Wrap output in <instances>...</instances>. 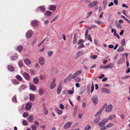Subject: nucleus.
Here are the masks:
<instances>
[{
	"label": "nucleus",
	"instance_id": "obj_1",
	"mask_svg": "<svg viewBox=\"0 0 130 130\" xmlns=\"http://www.w3.org/2000/svg\"><path fill=\"white\" fill-rule=\"evenodd\" d=\"M56 81V79L54 78L52 80V81L50 83V87L51 89H54L56 86V84L55 82Z\"/></svg>",
	"mask_w": 130,
	"mask_h": 130
},
{
	"label": "nucleus",
	"instance_id": "obj_2",
	"mask_svg": "<svg viewBox=\"0 0 130 130\" xmlns=\"http://www.w3.org/2000/svg\"><path fill=\"white\" fill-rule=\"evenodd\" d=\"M73 74L72 73H70L69 74L68 76L65 79L64 81V83H67L70 81L72 78Z\"/></svg>",
	"mask_w": 130,
	"mask_h": 130
},
{
	"label": "nucleus",
	"instance_id": "obj_3",
	"mask_svg": "<svg viewBox=\"0 0 130 130\" xmlns=\"http://www.w3.org/2000/svg\"><path fill=\"white\" fill-rule=\"evenodd\" d=\"M98 1H94L92 3L88 4V7L91 8L93 7L94 6L97 5L98 3Z\"/></svg>",
	"mask_w": 130,
	"mask_h": 130
},
{
	"label": "nucleus",
	"instance_id": "obj_4",
	"mask_svg": "<svg viewBox=\"0 0 130 130\" xmlns=\"http://www.w3.org/2000/svg\"><path fill=\"white\" fill-rule=\"evenodd\" d=\"M107 105V103H105L100 109L99 111L95 115V116L96 117L102 113L105 109Z\"/></svg>",
	"mask_w": 130,
	"mask_h": 130
},
{
	"label": "nucleus",
	"instance_id": "obj_5",
	"mask_svg": "<svg viewBox=\"0 0 130 130\" xmlns=\"http://www.w3.org/2000/svg\"><path fill=\"white\" fill-rule=\"evenodd\" d=\"M92 100L95 105H96L98 103V98L97 96L94 95L92 98Z\"/></svg>",
	"mask_w": 130,
	"mask_h": 130
},
{
	"label": "nucleus",
	"instance_id": "obj_6",
	"mask_svg": "<svg viewBox=\"0 0 130 130\" xmlns=\"http://www.w3.org/2000/svg\"><path fill=\"white\" fill-rule=\"evenodd\" d=\"M72 123V122H68L64 126V128L65 129L69 128L71 125Z\"/></svg>",
	"mask_w": 130,
	"mask_h": 130
},
{
	"label": "nucleus",
	"instance_id": "obj_7",
	"mask_svg": "<svg viewBox=\"0 0 130 130\" xmlns=\"http://www.w3.org/2000/svg\"><path fill=\"white\" fill-rule=\"evenodd\" d=\"M33 32L31 30H28L26 34V37L28 38H29L32 36Z\"/></svg>",
	"mask_w": 130,
	"mask_h": 130
},
{
	"label": "nucleus",
	"instance_id": "obj_8",
	"mask_svg": "<svg viewBox=\"0 0 130 130\" xmlns=\"http://www.w3.org/2000/svg\"><path fill=\"white\" fill-rule=\"evenodd\" d=\"M112 105H107L106 108V111L107 112H110L112 110Z\"/></svg>",
	"mask_w": 130,
	"mask_h": 130
},
{
	"label": "nucleus",
	"instance_id": "obj_9",
	"mask_svg": "<svg viewBox=\"0 0 130 130\" xmlns=\"http://www.w3.org/2000/svg\"><path fill=\"white\" fill-rule=\"evenodd\" d=\"M37 9H39L41 12L43 13L45 11V6L44 5L41 6H39Z\"/></svg>",
	"mask_w": 130,
	"mask_h": 130
},
{
	"label": "nucleus",
	"instance_id": "obj_10",
	"mask_svg": "<svg viewBox=\"0 0 130 130\" xmlns=\"http://www.w3.org/2000/svg\"><path fill=\"white\" fill-rule=\"evenodd\" d=\"M32 103H31L29 102L26 104L25 107L26 109L28 110H29L32 106Z\"/></svg>",
	"mask_w": 130,
	"mask_h": 130
},
{
	"label": "nucleus",
	"instance_id": "obj_11",
	"mask_svg": "<svg viewBox=\"0 0 130 130\" xmlns=\"http://www.w3.org/2000/svg\"><path fill=\"white\" fill-rule=\"evenodd\" d=\"M24 61L25 64L28 66H29L31 63V61L27 58L25 59Z\"/></svg>",
	"mask_w": 130,
	"mask_h": 130
},
{
	"label": "nucleus",
	"instance_id": "obj_12",
	"mask_svg": "<svg viewBox=\"0 0 130 130\" xmlns=\"http://www.w3.org/2000/svg\"><path fill=\"white\" fill-rule=\"evenodd\" d=\"M82 70H80L77 71L75 72L73 74L72 76V78L74 79L78 75L82 73Z\"/></svg>",
	"mask_w": 130,
	"mask_h": 130
},
{
	"label": "nucleus",
	"instance_id": "obj_13",
	"mask_svg": "<svg viewBox=\"0 0 130 130\" xmlns=\"http://www.w3.org/2000/svg\"><path fill=\"white\" fill-rule=\"evenodd\" d=\"M101 91L102 92L106 93L108 94H109L111 92V91L110 89H108L106 88H102L101 89Z\"/></svg>",
	"mask_w": 130,
	"mask_h": 130
},
{
	"label": "nucleus",
	"instance_id": "obj_14",
	"mask_svg": "<svg viewBox=\"0 0 130 130\" xmlns=\"http://www.w3.org/2000/svg\"><path fill=\"white\" fill-rule=\"evenodd\" d=\"M56 8V6L55 5H50L49 6L48 9L53 11H55Z\"/></svg>",
	"mask_w": 130,
	"mask_h": 130
},
{
	"label": "nucleus",
	"instance_id": "obj_15",
	"mask_svg": "<svg viewBox=\"0 0 130 130\" xmlns=\"http://www.w3.org/2000/svg\"><path fill=\"white\" fill-rule=\"evenodd\" d=\"M38 21L37 20H34L31 22V24L32 26H36L38 25Z\"/></svg>",
	"mask_w": 130,
	"mask_h": 130
},
{
	"label": "nucleus",
	"instance_id": "obj_16",
	"mask_svg": "<svg viewBox=\"0 0 130 130\" xmlns=\"http://www.w3.org/2000/svg\"><path fill=\"white\" fill-rule=\"evenodd\" d=\"M62 89V85L61 84H60L58 86V87L57 89V93L59 94H60V92Z\"/></svg>",
	"mask_w": 130,
	"mask_h": 130
},
{
	"label": "nucleus",
	"instance_id": "obj_17",
	"mask_svg": "<svg viewBox=\"0 0 130 130\" xmlns=\"http://www.w3.org/2000/svg\"><path fill=\"white\" fill-rule=\"evenodd\" d=\"M39 62L41 65H42L44 63V58L42 57H40L39 59Z\"/></svg>",
	"mask_w": 130,
	"mask_h": 130
},
{
	"label": "nucleus",
	"instance_id": "obj_18",
	"mask_svg": "<svg viewBox=\"0 0 130 130\" xmlns=\"http://www.w3.org/2000/svg\"><path fill=\"white\" fill-rule=\"evenodd\" d=\"M84 53L83 51H79L76 53V56L75 57V58H78L81 55Z\"/></svg>",
	"mask_w": 130,
	"mask_h": 130
},
{
	"label": "nucleus",
	"instance_id": "obj_19",
	"mask_svg": "<svg viewBox=\"0 0 130 130\" xmlns=\"http://www.w3.org/2000/svg\"><path fill=\"white\" fill-rule=\"evenodd\" d=\"M113 64L112 63H110L108 64L106 66H105L104 68L105 69H108L109 68L111 69L113 68Z\"/></svg>",
	"mask_w": 130,
	"mask_h": 130
},
{
	"label": "nucleus",
	"instance_id": "obj_20",
	"mask_svg": "<svg viewBox=\"0 0 130 130\" xmlns=\"http://www.w3.org/2000/svg\"><path fill=\"white\" fill-rule=\"evenodd\" d=\"M55 111L58 115H61L63 112V110H59L57 108H55Z\"/></svg>",
	"mask_w": 130,
	"mask_h": 130
},
{
	"label": "nucleus",
	"instance_id": "obj_21",
	"mask_svg": "<svg viewBox=\"0 0 130 130\" xmlns=\"http://www.w3.org/2000/svg\"><path fill=\"white\" fill-rule=\"evenodd\" d=\"M125 60V58L124 57H123L120 59L118 61V63L119 64H122L124 62Z\"/></svg>",
	"mask_w": 130,
	"mask_h": 130
},
{
	"label": "nucleus",
	"instance_id": "obj_22",
	"mask_svg": "<svg viewBox=\"0 0 130 130\" xmlns=\"http://www.w3.org/2000/svg\"><path fill=\"white\" fill-rule=\"evenodd\" d=\"M23 75L26 79L28 80L29 79L30 76L27 73L25 72L23 73Z\"/></svg>",
	"mask_w": 130,
	"mask_h": 130
},
{
	"label": "nucleus",
	"instance_id": "obj_23",
	"mask_svg": "<svg viewBox=\"0 0 130 130\" xmlns=\"http://www.w3.org/2000/svg\"><path fill=\"white\" fill-rule=\"evenodd\" d=\"M52 14V12L49 10H47L45 13V15L48 17L50 16Z\"/></svg>",
	"mask_w": 130,
	"mask_h": 130
},
{
	"label": "nucleus",
	"instance_id": "obj_24",
	"mask_svg": "<svg viewBox=\"0 0 130 130\" xmlns=\"http://www.w3.org/2000/svg\"><path fill=\"white\" fill-rule=\"evenodd\" d=\"M77 35L74 33V37L73 38V43L74 44L76 43L77 39Z\"/></svg>",
	"mask_w": 130,
	"mask_h": 130
},
{
	"label": "nucleus",
	"instance_id": "obj_25",
	"mask_svg": "<svg viewBox=\"0 0 130 130\" xmlns=\"http://www.w3.org/2000/svg\"><path fill=\"white\" fill-rule=\"evenodd\" d=\"M45 90L43 88H40L39 91V93L41 95H43L44 93Z\"/></svg>",
	"mask_w": 130,
	"mask_h": 130
},
{
	"label": "nucleus",
	"instance_id": "obj_26",
	"mask_svg": "<svg viewBox=\"0 0 130 130\" xmlns=\"http://www.w3.org/2000/svg\"><path fill=\"white\" fill-rule=\"evenodd\" d=\"M8 69L10 71H13L14 70V67L11 65H9L8 67Z\"/></svg>",
	"mask_w": 130,
	"mask_h": 130
},
{
	"label": "nucleus",
	"instance_id": "obj_27",
	"mask_svg": "<svg viewBox=\"0 0 130 130\" xmlns=\"http://www.w3.org/2000/svg\"><path fill=\"white\" fill-rule=\"evenodd\" d=\"M33 81L34 84H37L39 83V80L37 78L35 77L33 79Z\"/></svg>",
	"mask_w": 130,
	"mask_h": 130
},
{
	"label": "nucleus",
	"instance_id": "obj_28",
	"mask_svg": "<svg viewBox=\"0 0 130 130\" xmlns=\"http://www.w3.org/2000/svg\"><path fill=\"white\" fill-rule=\"evenodd\" d=\"M28 121L30 122H32L34 120V118L32 116H30L28 118Z\"/></svg>",
	"mask_w": 130,
	"mask_h": 130
},
{
	"label": "nucleus",
	"instance_id": "obj_29",
	"mask_svg": "<svg viewBox=\"0 0 130 130\" xmlns=\"http://www.w3.org/2000/svg\"><path fill=\"white\" fill-rule=\"evenodd\" d=\"M124 51V48L122 46L119 47L117 50V51L118 52H122Z\"/></svg>",
	"mask_w": 130,
	"mask_h": 130
},
{
	"label": "nucleus",
	"instance_id": "obj_30",
	"mask_svg": "<svg viewBox=\"0 0 130 130\" xmlns=\"http://www.w3.org/2000/svg\"><path fill=\"white\" fill-rule=\"evenodd\" d=\"M18 58V56L17 55L15 54V55H14L13 56L11 57L10 58L11 60H13L17 59Z\"/></svg>",
	"mask_w": 130,
	"mask_h": 130
},
{
	"label": "nucleus",
	"instance_id": "obj_31",
	"mask_svg": "<svg viewBox=\"0 0 130 130\" xmlns=\"http://www.w3.org/2000/svg\"><path fill=\"white\" fill-rule=\"evenodd\" d=\"M30 88L31 90L34 91L36 89V87L34 85H32L30 86Z\"/></svg>",
	"mask_w": 130,
	"mask_h": 130
},
{
	"label": "nucleus",
	"instance_id": "obj_32",
	"mask_svg": "<svg viewBox=\"0 0 130 130\" xmlns=\"http://www.w3.org/2000/svg\"><path fill=\"white\" fill-rule=\"evenodd\" d=\"M59 15H56L55 17L51 21V23H52L55 21H56Z\"/></svg>",
	"mask_w": 130,
	"mask_h": 130
},
{
	"label": "nucleus",
	"instance_id": "obj_33",
	"mask_svg": "<svg viewBox=\"0 0 130 130\" xmlns=\"http://www.w3.org/2000/svg\"><path fill=\"white\" fill-rule=\"evenodd\" d=\"M12 82L14 85H17L19 84V82L16 79H13L12 80Z\"/></svg>",
	"mask_w": 130,
	"mask_h": 130
},
{
	"label": "nucleus",
	"instance_id": "obj_34",
	"mask_svg": "<svg viewBox=\"0 0 130 130\" xmlns=\"http://www.w3.org/2000/svg\"><path fill=\"white\" fill-rule=\"evenodd\" d=\"M53 52L52 51L47 52V55L49 57L51 56L53 54Z\"/></svg>",
	"mask_w": 130,
	"mask_h": 130
},
{
	"label": "nucleus",
	"instance_id": "obj_35",
	"mask_svg": "<svg viewBox=\"0 0 130 130\" xmlns=\"http://www.w3.org/2000/svg\"><path fill=\"white\" fill-rule=\"evenodd\" d=\"M17 49L19 51H21L23 50V48L22 46H19L17 47Z\"/></svg>",
	"mask_w": 130,
	"mask_h": 130
},
{
	"label": "nucleus",
	"instance_id": "obj_36",
	"mask_svg": "<svg viewBox=\"0 0 130 130\" xmlns=\"http://www.w3.org/2000/svg\"><path fill=\"white\" fill-rule=\"evenodd\" d=\"M35 96L33 94H31L30 95V99L31 101H33L35 98Z\"/></svg>",
	"mask_w": 130,
	"mask_h": 130
},
{
	"label": "nucleus",
	"instance_id": "obj_37",
	"mask_svg": "<svg viewBox=\"0 0 130 130\" xmlns=\"http://www.w3.org/2000/svg\"><path fill=\"white\" fill-rule=\"evenodd\" d=\"M91 128L89 124H88L86 126L84 130H89Z\"/></svg>",
	"mask_w": 130,
	"mask_h": 130
},
{
	"label": "nucleus",
	"instance_id": "obj_38",
	"mask_svg": "<svg viewBox=\"0 0 130 130\" xmlns=\"http://www.w3.org/2000/svg\"><path fill=\"white\" fill-rule=\"evenodd\" d=\"M98 125L100 126H103L105 125L104 123H103V122L100 121L98 124Z\"/></svg>",
	"mask_w": 130,
	"mask_h": 130
},
{
	"label": "nucleus",
	"instance_id": "obj_39",
	"mask_svg": "<svg viewBox=\"0 0 130 130\" xmlns=\"http://www.w3.org/2000/svg\"><path fill=\"white\" fill-rule=\"evenodd\" d=\"M18 65L20 68H22L23 66V63L22 61H20L18 63Z\"/></svg>",
	"mask_w": 130,
	"mask_h": 130
},
{
	"label": "nucleus",
	"instance_id": "obj_40",
	"mask_svg": "<svg viewBox=\"0 0 130 130\" xmlns=\"http://www.w3.org/2000/svg\"><path fill=\"white\" fill-rule=\"evenodd\" d=\"M116 116L114 115H112L111 116H109L108 118V120L109 119L110 120H112L114 118H115Z\"/></svg>",
	"mask_w": 130,
	"mask_h": 130
},
{
	"label": "nucleus",
	"instance_id": "obj_41",
	"mask_svg": "<svg viewBox=\"0 0 130 130\" xmlns=\"http://www.w3.org/2000/svg\"><path fill=\"white\" fill-rule=\"evenodd\" d=\"M23 124L25 126H27L28 124L27 121L25 120H23L22 121Z\"/></svg>",
	"mask_w": 130,
	"mask_h": 130
},
{
	"label": "nucleus",
	"instance_id": "obj_42",
	"mask_svg": "<svg viewBox=\"0 0 130 130\" xmlns=\"http://www.w3.org/2000/svg\"><path fill=\"white\" fill-rule=\"evenodd\" d=\"M12 101L15 103H16L17 102V100L16 97V96H14L12 99Z\"/></svg>",
	"mask_w": 130,
	"mask_h": 130
},
{
	"label": "nucleus",
	"instance_id": "obj_43",
	"mask_svg": "<svg viewBox=\"0 0 130 130\" xmlns=\"http://www.w3.org/2000/svg\"><path fill=\"white\" fill-rule=\"evenodd\" d=\"M29 72L31 75H35V70L30 69L29 70Z\"/></svg>",
	"mask_w": 130,
	"mask_h": 130
},
{
	"label": "nucleus",
	"instance_id": "obj_44",
	"mask_svg": "<svg viewBox=\"0 0 130 130\" xmlns=\"http://www.w3.org/2000/svg\"><path fill=\"white\" fill-rule=\"evenodd\" d=\"M114 125V124L112 123H110L108 124L106 126V127L107 128L111 127Z\"/></svg>",
	"mask_w": 130,
	"mask_h": 130
},
{
	"label": "nucleus",
	"instance_id": "obj_45",
	"mask_svg": "<svg viewBox=\"0 0 130 130\" xmlns=\"http://www.w3.org/2000/svg\"><path fill=\"white\" fill-rule=\"evenodd\" d=\"M113 35L114 36L117 37V38H118V39L120 38V36L118 34H117L116 33V30H115V31H114V32Z\"/></svg>",
	"mask_w": 130,
	"mask_h": 130
},
{
	"label": "nucleus",
	"instance_id": "obj_46",
	"mask_svg": "<svg viewBox=\"0 0 130 130\" xmlns=\"http://www.w3.org/2000/svg\"><path fill=\"white\" fill-rule=\"evenodd\" d=\"M84 41L83 39H81L79 40L77 42V44L78 45L82 43H83Z\"/></svg>",
	"mask_w": 130,
	"mask_h": 130
},
{
	"label": "nucleus",
	"instance_id": "obj_47",
	"mask_svg": "<svg viewBox=\"0 0 130 130\" xmlns=\"http://www.w3.org/2000/svg\"><path fill=\"white\" fill-rule=\"evenodd\" d=\"M31 128L32 130H36V126L34 125H31Z\"/></svg>",
	"mask_w": 130,
	"mask_h": 130
},
{
	"label": "nucleus",
	"instance_id": "obj_48",
	"mask_svg": "<svg viewBox=\"0 0 130 130\" xmlns=\"http://www.w3.org/2000/svg\"><path fill=\"white\" fill-rule=\"evenodd\" d=\"M116 27L118 29H121L122 28L121 25L120 24H117L116 25Z\"/></svg>",
	"mask_w": 130,
	"mask_h": 130
},
{
	"label": "nucleus",
	"instance_id": "obj_49",
	"mask_svg": "<svg viewBox=\"0 0 130 130\" xmlns=\"http://www.w3.org/2000/svg\"><path fill=\"white\" fill-rule=\"evenodd\" d=\"M96 27V26L94 25H91V26L90 27H88V29L89 30L93 28H95Z\"/></svg>",
	"mask_w": 130,
	"mask_h": 130
},
{
	"label": "nucleus",
	"instance_id": "obj_50",
	"mask_svg": "<svg viewBox=\"0 0 130 130\" xmlns=\"http://www.w3.org/2000/svg\"><path fill=\"white\" fill-rule=\"evenodd\" d=\"M21 87L24 90L27 87V86L25 84H23L21 86Z\"/></svg>",
	"mask_w": 130,
	"mask_h": 130
},
{
	"label": "nucleus",
	"instance_id": "obj_51",
	"mask_svg": "<svg viewBox=\"0 0 130 130\" xmlns=\"http://www.w3.org/2000/svg\"><path fill=\"white\" fill-rule=\"evenodd\" d=\"M23 116L24 117H27L28 116V112H24L23 114Z\"/></svg>",
	"mask_w": 130,
	"mask_h": 130
},
{
	"label": "nucleus",
	"instance_id": "obj_52",
	"mask_svg": "<svg viewBox=\"0 0 130 130\" xmlns=\"http://www.w3.org/2000/svg\"><path fill=\"white\" fill-rule=\"evenodd\" d=\"M16 78L20 81H21L22 80V78L20 75H17L16 76Z\"/></svg>",
	"mask_w": 130,
	"mask_h": 130
},
{
	"label": "nucleus",
	"instance_id": "obj_53",
	"mask_svg": "<svg viewBox=\"0 0 130 130\" xmlns=\"http://www.w3.org/2000/svg\"><path fill=\"white\" fill-rule=\"evenodd\" d=\"M108 118H106L104 119L103 120H102V121L103 123H104L105 124V123L108 122Z\"/></svg>",
	"mask_w": 130,
	"mask_h": 130
},
{
	"label": "nucleus",
	"instance_id": "obj_54",
	"mask_svg": "<svg viewBox=\"0 0 130 130\" xmlns=\"http://www.w3.org/2000/svg\"><path fill=\"white\" fill-rule=\"evenodd\" d=\"M125 40L124 39H123L122 40V43H121V45L122 46H123L125 44Z\"/></svg>",
	"mask_w": 130,
	"mask_h": 130
},
{
	"label": "nucleus",
	"instance_id": "obj_55",
	"mask_svg": "<svg viewBox=\"0 0 130 130\" xmlns=\"http://www.w3.org/2000/svg\"><path fill=\"white\" fill-rule=\"evenodd\" d=\"M87 38L88 40L90 41V42H91L92 41V39L91 38V36L89 35H88Z\"/></svg>",
	"mask_w": 130,
	"mask_h": 130
},
{
	"label": "nucleus",
	"instance_id": "obj_56",
	"mask_svg": "<svg viewBox=\"0 0 130 130\" xmlns=\"http://www.w3.org/2000/svg\"><path fill=\"white\" fill-rule=\"evenodd\" d=\"M75 80L76 82H79L80 81L81 79L79 78H76L74 79Z\"/></svg>",
	"mask_w": 130,
	"mask_h": 130
},
{
	"label": "nucleus",
	"instance_id": "obj_57",
	"mask_svg": "<svg viewBox=\"0 0 130 130\" xmlns=\"http://www.w3.org/2000/svg\"><path fill=\"white\" fill-rule=\"evenodd\" d=\"M99 120L98 119H96L93 122L94 124H96L99 121Z\"/></svg>",
	"mask_w": 130,
	"mask_h": 130
},
{
	"label": "nucleus",
	"instance_id": "obj_58",
	"mask_svg": "<svg viewBox=\"0 0 130 130\" xmlns=\"http://www.w3.org/2000/svg\"><path fill=\"white\" fill-rule=\"evenodd\" d=\"M92 13V11H90V12H88L87 13V18H88V17H89Z\"/></svg>",
	"mask_w": 130,
	"mask_h": 130
},
{
	"label": "nucleus",
	"instance_id": "obj_59",
	"mask_svg": "<svg viewBox=\"0 0 130 130\" xmlns=\"http://www.w3.org/2000/svg\"><path fill=\"white\" fill-rule=\"evenodd\" d=\"M95 23H96L98 24L99 25H100L101 23H103L102 22L97 20L95 21Z\"/></svg>",
	"mask_w": 130,
	"mask_h": 130
},
{
	"label": "nucleus",
	"instance_id": "obj_60",
	"mask_svg": "<svg viewBox=\"0 0 130 130\" xmlns=\"http://www.w3.org/2000/svg\"><path fill=\"white\" fill-rule=\"evenodd\" d=\"M84 47V45L83 44H82L79 45L78 47V48L79 49Z\"/></svg>",
	"mask_w": 130,
	"mask_h": 130
},
{
	"label": "nucleus",
	"instance_id": "obj_61",
	"mask_svg": "<svg viewBox=\"0 0 130 130\" xmlns=\"http://www.w3.org/2000/svg\"><path fill=\"white\" fill-rule=\"evenodd\" d=\"M44 111L45 114L47 115V114L48 112V111L47 109L45 108V109H44Z\"/></svg>",
	"mask_w": 130,
	"mask_h": 130
},
{
	"label": "nucleus",
	"instance_id": "obj_62",
	"mask_svg": "<svg viewBox=\"0 0 130 130\" xmlns=\"http://www.w3.org/2000/svg\"><path fill=\"white\" fill-rule=\"evenodd\" d=\"M74 92L73 91L70 90L68 91V93L69 94H72Z\"/></svg>",
	"mask_w": 130,
	"mask_h": 130
},
{
	"label": "nucleus",
	"instance_id": "obj_63",
	"mask_svg": "<svg viewBox=\"0 0 130 130\" xmlns=\"http://www.w3.org/2000/svg\"><path fill=\"white\" fill-rule=\"evenodd\" d=\"M103 5H106L107 3V0H104L103 2Z\"/></svg>",
	"mask_w": 130,
	"mask_h": 130
},
{
	"label": "nucleus",
	"instance_id": "obj_64",
	"mask_svg": "<svg viewBox=\"0 0 130 130\" xmlns=\"http://www.w3.org/2000/svg\"><path fill=\"white\" fill-rule=\"evenodd\" d=\"M60 108L62 109H64V105L62 104H61L60 105Z\"/></svg>",
	"mask_w": 130,
	"mask_h": 130
}]
</instances>
